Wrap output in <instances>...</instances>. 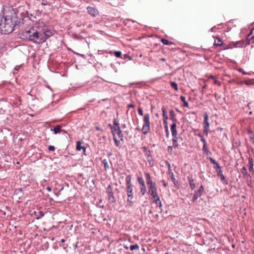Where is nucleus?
<instances>
[{"instance_id":"obj_25","label":"nucleus","mask_w":254,"mask_h":254,"mask_svg":"<svg viewBox=\"0 0 254 254\" xmlns=\"http://www.w3.org/2000/svg\"><path fill=\"white\" fill-rule=\"evenodd\" d=\"M145 177L146 180V183L147 185L153 182L151 180V176L149 173H145Z\"/></svg>"},{"instance_id":"obj_38","label":"nucleus","mask_w":254,"mask_h":254,"mask_svg":"<svg viewBox=\"0 0 254 254\" xmlns=\"http://www.w3.org/2000/svg\"><path fill=\"white\" fill-rule=\"evenodd\" d=\"M200 193L199 192H196L193 196V200L194 201L195 200L197 199L198 196H200Z\"/></svg>"},{"instance_id":"obj_37","label":"nucleus","mask_w":254,"mask_h":254,"mask_svg":"<svg viewBox=\"0 0 254 254\" xmlns=\"http://www.w3.org/2000/svg\"><path fill=\"white\" fill-rule=\"evenodd\" d=\"M114 55L117 57V58H121V56H122V52L120 51H116L114 53Z\"/></svg>"},{"instance_id":"obj_50","label":"nucleus","mask_w":254,"mask_h":254,"mask_svg":"<svg viewBox=\"0 0 254 254\" xmlns=\"http://www.w3.org/2000/svg\"><path fill=\"white\" fill-rule=\"evenodd\" d=\"M165 129V131L166 133V137H169V131L168 127H166Z\"/></svg>"},{"instance_id":"obj_36","label":"nucleus","mask_w":254,"mask_h":254,"mask_svg":"<svg viewBox=\"0 0 254 254\" xmlns=\"http://www.w3.org/2000/svg\"><path fill=\"white\" fill-rule=\"evenodd\" d=\"M137 181L138 183L140 185V186H143L145 185L144 182L142 177H138Z\"/></svg>"},{"instance_id":"obj_28","label":"nucleus","mask_w":254,"mask_h":254,"mask_svg":"<svg viewBox=\"0 0 254 254\" xmlns=\"http://www.w3.org/2000/svg\"><path fill=\"white\" fill-rule=\"evenodd\" d=\"M181 100L184 103V106L186 107H189V104L186 100V98L184 96H181Z\"/></svg>"},{"instance_id":"obj_42","label":"nucleus","mask_w":254,"mask_h":254,"mask_svg":"<svg viewBox=\"0 0 254 254\" xmlns=\"http://www.w3.org/2000/svg\"><path fill=\"white\" fill-rule=\"evenodd\" d=\"M167 120L168 119H163V124L164 125L165 128L166 127H168Z\"/></svg>"},{"instance_id":"obj_33","label":"nucleus","mask_w":254,"mask_h":254,"mask_svg":"<svg viewBox=\"0 0 254 254\" xmlns=\"http://www.w3.org/2000/svg\"><path fill=\"white\" fill-rule=\"evenodd\" d=\"M140 191L142 195H144L146 192V188L145 185L141 186Z\"/></svg>"},{"instance_id":"obj_56","label":"nucleus","mask_w":254,"mask_h":254,"mask_svg":"<svg viewBox=\"0 0 254 254\" xmlns=\"http://www.w3.org/2000/svg\"><path fill=\"white\" fill-rule=\"evenodd\" d=\"M143 149L144 152H145V153L146 152H147V151H148L149 150L146 147H143Z\"/></svg>"},{"instance_id":"obj_46","label":"nucleus","mask_w":254,"mask_h":254,"mask_svg":"<svg viewBox=\"0 0 254 254\" xmlns=\"http://www.w3.org/2000/svg\"><path fill=\"white\" fill-rule=\"evenodd\" d=\"M157 204H158V205L160 208V210L161 212L162 211V203L160 200L159 201H158Z\"/></svg>"},{"instance_id":"obj_11","label":"nucleus","mask_w":254,"mask_h":254,"mask_svg":"<svg viewBox=\"0 0 254 254\" xmlns=\"http://www.w3.org/2000/svg\"><path fill=\"white\" fill-rule=\"evenodd\" d=\"M208 81L215 85H217L218 86L221 85V82L216 79V76L212 75L207 76V82Z\"/></svg>"},{"instance_id":"obj_55","label":"nucleus","mask_w":254,"mask_h":254,"mask_svg":"<svg viewBox=\"0 0 254 254\" xmlns=\"http://www.w3.org/2000/svg\"><path fill=\"white\" fill-rule=\"evenodd\" d=\"M127 107H128V108H133L134 107V106L133 104H130L127 105Z\"/></svg>"},{"instance_id":"obj_57","label":"nucleus","mask_w":254,"mask_h":254,"mask_svg":"<svg viewBox=\"0 0 254 254\" xmlns=\"http://www.w3.org/2000/svg\"><path fill=\"white\" fill-rule=\"evenodd\" d=\"M112 155H113V153L111 151L108 152V157H110V156H112Z\"/></svg>"},{"instance_id":"obj_8","label":"nucleus","mask_w":254,"mask_h":254,"mask_svg":"<svg viewBox=\"0 0 254 254\" xmlns=\"http://www.w3.org/2000/svg\"><path fill=\"white\" fill-rule=\"evenodd\" d=\"M111 127V131L113 134V136H114V134H115V132L117 133L118 137L120 138L121 140H123V134L121 130L120 127H117V128H113L110 124L109 125Z\"/></svg>"},{"instance_id":"obj_61","label":"nucleus","mask_w":254,"mask_h":254,"mask_svg":"<svg viewBox=\"0 0 254 254\" xmlns=\"http://www.w3.org/2000/svg\"><path fill=\"white\" fill-rule=\"evenodd\" d=\"M19 68V66H16L14 68V70H18Z\"/></svg>"},{"instance_id":"obj_63","label":"nucleus","mask_w":254,"mask_h":254,"mask_svg":"<svg viewBox=\"0 0 254 254\" xmlns=\"http://www.w3.org/2000/svg\"><path fill=\"white\" fill-rule=\"evenodd\" d=\"M124 248H125V249H126V250H128V247L127 246H124Z\"/></svg>"},{"instance_id":"obj_40","label":"nucleus","mask_w":254,"mask_h":254,"mask_svg":"<svg viewBox=\"0 0 254 254\" xmlns=\"http://www.w3.org/2000/svg\"><path fill=\"white\" fill-rule=\"evenodd\" d=\"M173 146H169L168 147V153L170 154H172V152H173Z\"/></svg>"},{"instance_id":"obj_29","label":"nucleus","mask_w":254,"mask_h":254,"mask_svg":"<svg viewBox=\"0 0 254 254\" xmlns=\"http://www.w3.org/2000/svg\"><path fill=\"white\" fill-rule=\"evenodd\" d=\"M22 190L21 188H19L15 190V194L17 195L19 198L22 196Z\"/></svg>"},{"instance_id":"obj_7","label":"nucleus","mask_w":254,"mask_h":254,"mask_svg":"<svg viewBox=\"0 0 254 254\" xmlns=\"http://www.w3.org/2000/svg\"><path fill=\"white\" fill-rule=\"evenodd\" d=\"M216 172L217 173V176L218 177H219L220 179L221 182L224 184V185H228V182L227 180L226 179L224 175L223 174V171L222 170L221 167L217 169L216 170Z\"/></svg>"},{"instance_id":"obj_45","label":"nucleus","mask_w":254,"mask_h":254,"mask_svg":"<svg viewBox=\"0 0 254 254\" xmlns=\"http://www.w3.org/2000/svg\"><path fill=\"white\" fill-rule=\"evenodd\" d=\"M48 149L50 151H54L55 150V148L54 146L50 145L48 147Z\"/></svg>"},{"instance_id":"obj_59","label":"nucleus","mask_w":254,"mask_h":254,"mask_svg":"<svg viewBox=\"0 0 254 254\" xmlns=\"http://www.w3.org/2000/svg\"><path fill=\"white\" fill-rule=\"evenodd\" d=\"M197 136L199 137V138H201V136H203L202 134L201 133H198L197 134Z\"/></svg>"},{"instance_id":"obj_22","label":"nucleus","mask_w":254,"mask_h":254,"mask_svg":"<svg viewBox=\"0 0 254 254\" xmlns=\"http://www.w3.org/2000/svg\"><path fill=\"white\" fill-rule=\"evenodd\" d=\"M200 140L202 143V149L204 153L206 152V143L205 141V138L203 137V136H201V138H200Z\"/></svg>"},{"instance_id":"obj_31","label":"nucleus","mask_w":254,"mask_h":254,"mask_svg":"<svg viewBox=\"0 0 254 254\" xmlns=\"http://www.w3.org/2000/svg\"><path fill=\"white\" fill-rule=\"evenodd\" d=\"M139 248V245L137 244L133 245H131L129 247V249L131 251H133L135 250H138Z\"/></svg>"},{"instance_id":"obj_17","label":"nucleus","mask_w":254,"mask_h":254,"mask_svg":"<svg viewBox=\"0 0 254 254\" xmlns=\"http://www.w3.org/2000/svg\"><path fill=\"white\" fill-rule=\"evenodd\" d=\"M170 120H171L173 122V123H177L178 122V120L176 117V115L173 110H171L170 112Z\"/></svg>"},{"instance_id":"obj_3","label":"nucleus","mask_w":254,"mask_h":254,"mask_svg":"<svg viewBox=\"0 0 254 254\" xmlns=\"http://www.w3.org/2000/svg\"><path fill=\"white\" fill-rule=\"evenodd\" d=\"M143 124L142 128V131L144 134L149 132L150 128V115L148 113L145 114L143 118Z\"/></svg>"},{"instance_id":"obj_53","label":"nucleus","mask_w":254,"mask_h":254,"mask_svg":"<svg viewBox=\"0 0 254 254\" xmlns=\"http://www.w3.org/2000/svg\"><path fill=\"white\" fill-rule=\"evenodd\" d=\"M239 71L241 72L243 75H245L246 74V72L242 68H240L239 69Z\"/></svg>"},{"instance_id":"obj_10","label":"nucleus","mask_w":254,"mask_h":254,"mask_svg":"<svg viewBox=\"0 0 254 254\" xmlns=\"http://www.w3.org/2000/svg\"><path fill=\"white\" fill-rule=\"evenodd\" d=\"M87 10L91 16L96 17L99 14V11L94 7L88 6Z\"/></svg>"},{"instance_id":"obj_41","label":"nucleus","mask_w":254,"mask_h":254,"mask_svg":"<svg viewBox=\"0 0 254 254\" xmlns=\"http://www.w3.org/2000/svg\"><path fill=\"white\" fill-rule=\"evenodd\" d=\"M249 161V165H253L254 164L253 159L252 157H249L248 158Z\"/></svg>"},{"instance_id":"obj_12","label":"nucleus","mask_w":254,"mask_h":254,"mask_svg":"<svg viewBox=\"0 0 254 254\" xmlns=\"http://www.w3.org/2000/svg\"><path fill=\"white\" fill-rule=\"evenodd\" d=\"M216 240L215 238H207V244L209 245L210 243L212 244L210 245V248L208 249L209 251H211V250H215L216 247L215 242H216Z\"/></svg>"},{"instance_id":"obj_49","label":"nucleus","mask_w":254,"mask_h":254,"mask_svg":"<svg viewBox=\"0 0 254 254\" xmlns=\"http://www.w3.org/2000/svg\"><path fill=\"white\" fill-rule=\"evenodd\" d=\"M123 58L124 59H128L129 60H131L132 59L131 58L130 56H129L128 55H127V54H125L124 55V58Z\"/></svg>"},{"instance_id":"obj_15","label":"nucleus","mask_w":254,"mask_h":254,"mask_svg":"<svg viewBox=\"0 0 254 254\" xmlns=\"http://www.w3.org/2000/svg\"><path fill=\"white\" fill-rule=\"evenodd\" d=\"M62 126L61 125H57L54 128H51V130L54 131L55 134H57L61 132H65L64 130L62 129Z\"/></svg>"},{"instance_id":"obj_20","label":"nucleus","mask_w":254,"mask_h":254,"mask_svg":"<svg viewBox=\"0 0 254 254\" xmlns=\"http://www.w3.org/2000/svg\"><path fill=\"white\" fill-rule=\"evenodd\" d=\"M148 186V192H150L153 190H157V186L155 183L152 182L147 185Z\"/></svg>"},{"instance_id":"obj_27","label":"nucleus","mask_w":254,"mask_h":254,"mask_svg":"<svg viewBox=\"0 0 254 254\" xmlns=\"http://www.w3.org/2000/svg\"><path fill=\"white\" fill-rule=\"evenodd\" d=\"M162 115L163 117V119H168V117L167 115V112L166 108L164 107H162Z\"/></svg>"},{"instance_id":"obj_30","label":"nucleus","mask_w":254,"mask_h":254,"mask_svg":"<svg viewBox=\"0 0 254 254\" xmlns=\"http://www.w3.org/2000/svg\"><path fill=\"white\" fill-rule=\"evenodd\" d=\"M171 87L174 88L176 91L178 90V84L175 82H171L170 83Z\"/></svg>"},{"instance_id":"obj_5","label":"nucleus","mask_w":254,"mask_h":254,"mask_svg":"<svg viewBox=\"0 0 254 254\" xmlns=\"http://www.w3.org/2000/svg\"><path fill=\"white\" fill-rule=\"evenodd\" d=\"M106 192L108 194V200L110 203H115L116 199L113 194L111 186L110 185L106 189Z\"/></svg>"},{"instance_id":"obj_19","label":"nucleus","mask_w":254,"mask_h":254,"mask_svg":"<svg viewBox=\"0 0 254 254\" xmlns=\"http://www.w3.org/2000/svg\"><path fill=\"white\" fill-rule=\"evenodd\" d=\"M172 137H173L172 141H173V147L174 148H177L178 147V146H179L178 142V137L177 136V135H172Z\"/></svg>"},{"instance_id":"obj_1","label":"nucleus","mask_w":254,"mask_h":254,"mask_svg":"<svg viewBox=\"0 0 254 254\" xmlns=\"http://www.w3.org/2000/svg\"><path fill=\"white\" fill-rule=\"evenodd\" d=\"M53 35L51 28L44 22H39L36 27L26 28L21 33V38L42 44Z\"/></svg>"},{"instance_id":"obj_35","label":"nucleus","mask_w":254,"mask_h":254,"mask_svg":"<svg viewBox=\"0 0 254 254\" xmlns=\"http://www.w3.org/2000/svg\"><path fill=\"white\" fill-rule=\"evenodd\" d=\"M103 163L104 164V167H105L106 170H107V169H109L110 167H109V166L108 165L107 160L106 159H104L103 160Z\"/></svg>"},{"instance_id":"obj_21","label":"nucleus","mask_w":254,"mask_h":254,"mask_svg":"<svg viewBox=\"0 0 254 254\" xmlns=\"http://www.w3.org/2000/svg\"><path fill=\"white\" fill-rule=\"evenodd\" d=\"M176 124L177 123H173L171 125V130L172 132V135H177V131L176 129Z\"/></svg>"},{"instance_id":"obj_48","label":"nucleus","mask_w":254,"mask_h":254,"mask_svg":"<svg viewBox=\"0 0 254 254\" xmlns=\"http://www.w3.org/2000/svg\"><path fill=\"white\" fill-rule=\"evenodd\" d=\"M203 190V186H201L199 187V190H198V191L197 192H199L201 194V192H202Z\"/></svg>"},{"instance_id":"obj_23","label":"nucleus","mask_w":254,"mask_h":254,"mask_svg":"<svg viewBox=\"0 0 254 254\" xmlns=\"http://www.w3.org/2000/svg\"><path fill=\"white\" fill-rule=\"evenodd\" d=\"M203 134H206V113L203 114Z\"/></svg>"},{"instance_id":"obj_43","label":"nucleus","mask_w":254,"mask_h":254,"mask_svg":"<svg viewBox=\"0 0 254 254\" xmlns=\"http://www.w3.org/2000/svg\"><path fill=\"white\" fill-rule=\"evenodd\" d=\"M145 155L147 156L148 158H152V156L151 155V152L150 150H148L147 151V152L145 153Z\"/></svg>"},{"instance_id":"obj_52","label":"nucleus","mask_w":254,"mask_h":254,"mask_svg":"<svg viewBox=\"0 0 254 254\" xmlns=\"http://www.w3.org/2000/svg\"><path fill=\"white\" fill-rule=\"evenodd\" d=\"M162 183L163 186L164 187H166L167 186L168 184L167 183L165 182V181L164 180H162Z\"/></svg>"},{"instance_id":"obj_58","label":"nucleus","mask_w":254,"mask_h":254,"mask_svg":"<svg viewBox=\"0 0 254 254\" xmlns=\"http://www.w3.org/2000/svg\"><path fill=\"white\" fill-rule=\"evenodd\" d=\"M46 189L49 191H51L52 190V189L50 187H47Z\"/></svg>"},{"instance_id":"obj_24","label":"nucleus","mask_w":254,"mask_h":254,"mask_svg":"<svg viewBox=\"0 0 254 254\" xmlns=\"http://www.w3.org/2000/svg\"><path fill=\"white\" fill-rule=\"evenodd\" d=\"M76 144H76V150H77L78 151H80V150H81V149H82L83 151L85 152L86 148H85V147L82 146L81 145V143L80 141H77Z\"/></svg>"},{"instance_id":"obj_39","label":"nucleus","mask_w":254,"mask_h":254,"mask_svg":"<svg viewBox=\"0 0 254 254\" xmlns=\"http://www.w3.org/2000/svg\"><path fill=\"white\" fill-rule=\"evenodd\" d=\"M113 124L115 126L114 127H113V128H117V127H120L119 124L118 122L116 121V120L115 119L113 122Z\"/></svg>"},{"instance_id":"obj_6","label":"nucleus","mask_w":254,"mask_h":254,"mask_svg":"<svg viewBox=\"0 0 254 254\" xmlns=\"http://www.w3.org/2000/svg\"><path fill=\"white\" fill-rule=\"evenodd\" d=\"M127 192L128 196L127 202L130 206H132L133 198L132 186H127Z\"/></svg>"},{"instance_id":"obj_13","label":"nucleus","mask_w":254,"mask_h":254,"mask_svg":"<svg viewBox=\"0 0 254 254\" xmlns=\"http://www.w3.org/2000/svg\"><path fill=\"white\" fill-rule=\"evenodd\" d=\"M207 159H209L210 160L211 164L213 165V167L215 170L221 168L218 162L212 157H207Z\"/></svg>"},{"instance_id":"obj_60","label":"nucleus","mask_w":254,"mask_h":254,"mask_svg":"<svg viewBox=\"0 0 254 254\" xmlns=\"http://www.w3.org/2000/svg\"><path fill=\"white\" fill-rule=\"evenodd\" d=\"M41 4L43 5H46L48 4V3L46 1L45 2H42Z\"/></svg>"},{"instance_id":"obj_18","label":"nucleus","mask_w":254,"mask_h":254,"mask_svg":"<svg viewBox=\"0 0 254 254\" xmlns=\"http://www.w3.org/2000/svg\"><path fill=\"white\" fill-rule=\"evenodd\" d=\"M188 179L189 180V183L190 185V187L191 190H194L195 188V183L193 179H192L191 176H188Z\"/></svg>"},{"instance_id":"obj_64","label":"nucleus","mask_w":254,"mask_h":254,"mask_svg":"<svg viewBox=\"0 0 254 254\" xmlns=\"http://www.w3.org/2000/svg\"><path fill=\"white\" fill-rule=\"evenodd\" d=\"M207 155H208L209 154H211V152L207 150Z\"/></svg>"},{"instance_id":"obj_62","label":"nucleus","mask_w":254,"mask_h":254,"mask_svg":"<svg viewBox=\"0 0 254 254\" xmlns=\"http://www.w3.org/2000/svg\"><path fill=\"white\" fill-rule=\"evenodd\" d=\"M64 242H65L64 239H61V243H64Z\"/></svg>"},{"instance_id":"obj_54","label":"nucleus","mask_w":254,"mask_h":254,"mask_svg":"<svg viewBox=\"0 0 254 254\" xmlns=\"http://www.w3.org/2000/svg\"><path fill=\"white\" fill-rule=\"evenodd\" d=\"M171 179H172V181L174 182L175 180V178L174 177V175H173V173L172 172L171 173Z\"/></svg>"},{"instance_id":"obj_2","label":"nucleus","mask_w":254,"mask_h":254,"mask_svg":"<svg viewBox=\"0 0 254 254\" xmlns=\"http://www.w3.org/2000/svg\"><path fill=\"white\" fill-rule=\"evenodd\" d=\"M20 23L13 11H4L0 13V32L1 34L11 33Z\"/></svg>"},{"instance_id":"obj_9","label":"nucleus","mask_w":254,"mask_h":254,"mask_svg":"<svg viewBox=\"0 0 254 254\" xmlns=\"http://www.w3.org/2000/svg\"><path fill=\"white\" fill-rule=\"evenodd\" d=\"M151 196L152 199L153 200V202L156 204H157L158 201H160V198L158 195L157 190L151 191L150 192H148Z\"/></svg>"},{"instance_id":"obj_26","label":"nucleus","mask_w":254,"mask_h":254,"mask_svg":"<svg viewBox=\"0 0 254 254\" xmlns=\"http://www.w3.org/2000/svg\"><path fill=\"white\" fill-rule=\"evenodd\" d=\"M126 181L127 183V186H132L131 183V176L130 175H127L126 178Z\"/></svg>"},{"instance_id":"obj_16","label":"nucleus","mask_w":254,"mask_h":254,"mask_svg":"<svg viewBox=\"0 0 254 254\" xmlns=\"http://www.w3.org/2000/svg\"><path fill=\"white\" fill-rule=\"evenodd\" d=\"M215 38V41L213 43L214 46H221L223 45V42L219 37H214Z\"/></svg>"},{"instance_id":"obj_44","label":"nucleus","mask_w":254,"mask_h":254,"mask_svg":"<svg viewBox=\"0 0 254 254\" xmlns=\"http://www.w3.org/2000/svg\"><path fill=\"white\" fill-rule=\"evenodd\" d=\"M249 171L250 172H254V164L253 165H249Z\"/></svg>"},{"instance_id":"obj_34","label":"nucleus","mask_w":254,"mask_h":254,"mask_svg":"<svg viewBox=\"0 0 254 254\" xmlns=\"http://www.w3.org/2000/svg\"><path fill=\"white\" fill-rule=\"evenodd\" d=\"M113 140H114V142L115 143L116 146H117V147H119V144L120 143V140L117 139V138L115 134H114Z\"/></svg>"},{"instance_id":"obj_32","label":"nucleus","mask_w":254,"mask_h":254,"mask_svg":"<svg viewBox=\"0 0 254 254\" xmlns=\"http://www.w3.org/2000/svg\"><path fill=\"white\" fill-rule=\"evenodd\" d=\"M161 41L162 43L166 45H170L173 44L171 42H170L165 39H162Z\"/></svg>"},{"instance_id":"obj_14","label":"nucleus","mask_w":254,"mask_h":254,"mask_svg":"<svg viewBox=\"0 0 254 254\" xmlns=\"http://www.w3.org/2000/svg\"><path fill=\"white\" fill-rule=\"evenodd\" d=\"M241 173L243 175L244 178L246 181H248L250 179H251V177L250 175L248 173L247 170L245 166H244L241 169Z\"/></svg>"},{"instance_id":"obj_47","label":"nucleus","mask_w":254,"mask_h":254,"mask_svg":"<svg viewBox=\"0 0 254 254\" xmlns=\"http://www.w3.org/2000/svg\"><path fill=\"white\" fill-rule=\"evenodd\" d=\"M138 114L139 115H140V116H143V111H142V109L140 108H139L138 109Z\"/></svg>"},{"instance_id":"obj_4","label":"nucleus","mask_w":254,"mask_h":254,"mask_svg":"<svg viewBox=\"0 0 254 254\" xmlns=\"http://www.w3.org/2000/svg\"><path fill=\"white\" fill-rule=\"evenodd\" d=\"M250 33L248 35L247 37V40L246 41L241 40L239 41H237L235 44V47L236 48H243L245 47L248 45L250 44L251 43H254V40L249 39Z\"/></svg>"},{"instance_id":"obj_51","label":"nucleus","mask_w":254,"mask_h":254,"mask_svg":"<svg viewBox=\"0 0 254 254\" xmlns=\"http://www.w3.org/2000/svg\"><path fill=\"white\" fill-rule=\"evenodd\" d=\"M245 84H246V85H250V84H252V81H251V80L245 81Z\"/></svg>"}]
</instances>
